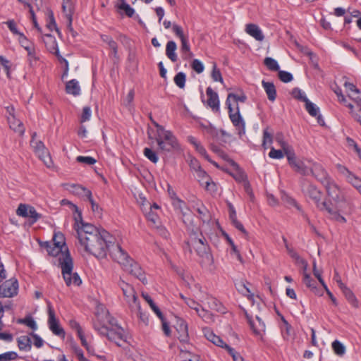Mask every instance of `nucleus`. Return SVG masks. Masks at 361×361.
I'll return each instance as SVG.
<instances>
[{"label":"nucleus","instance_id":"obj_1","mask_svg":"<svg viewBox=\"0 0 361 361\" xmlns=\"http://www.w3.org/2000/svg\"><path fill=\"white\" fill-rule=\"evenodd\" d=\"M74 228L81 246L85 251L97 258H104L108 252V247L115 240L114 238L105 229L85 223L80 212L75 216Z\"/></svg>","mask_w":361,"mask_h":361},{"label":"nucleus","instance_id":"obj_2","mask_svg":"<svg viewBox=\"0 0 361 361\" xmlns=\"http://www.w3.org/2000/svg\"><path fill=\"white\" fill-rule=\"evenodd\" d=\"M329 197L326 203V208L323 212L326 214L327 218L339 224H345V215H350L355 211V204L351 197L346 195L343 189L341 188L334 180L324 186Z\"/></svg>","mask_w":361,"mask_h":361},{"label":"nucleus","instance_id":"obj_3","mask_svg":"<svg viewBox=\"0 0 361 361\" xmlns=\"http://www.w3.org/2000/svg\"><path fill=\"white\" fill-rule=\"evenodd\" d=\"M107 322L112 326L109 328L105 324L102 323L100 319L94 322L93 324L94 329L102 336H105L106 338L114 342L118 346H122L126 343V336L124 330L118 326L114 327V323L109 314L106 315Z\"/></svg>","mask_w":361,"mask_h":361},{"label":"nucleus","instance_id":"obj_4","mask_svg":"<svg viewBox=\"0 0 361 361\" xmlns=\"http://www.w3.org/2000/svg\"><path fill=\"white\" fill-rule=\"evenodd\" d=\"M59 257V265L61 268V274L67 286H79L82 280L77 272H73V262L68 252L62 253Z\"/></svg>","mask_w":361,"mask_h":361},{"label":"nucleus","instance_id":"obj_5","mask_svg":"<svg viewBox=\"0 0 361 361\" xmlns=\"http://www.w3.org/2000/svg\"><path fill=\"white\" fill-rule=\"evenodd\" d=\"M157 128V137L156 138L159 149L162 151L170 152L179 147L178 141L171 131L154 122Z\"/></svg>","mask_w":361,"mask_h":361},{"label":"nucleus","instance_id":"obj_6","mask_svg":"<svg viewBox=\"0 0 361 361\" xmlns=\"http://www.w3.org/2000/svg\"><path fill=\"white\" fill-rule=\"evenodd\" d=\"M301 190L306 197L312 200L318 209L323 212V208H326V203L321 202L322 192L317 187L306 178L300 180Z\"/></svg>","mask_w":361,"mask_h":361},{"label":"nucleus","instance_id":"obj_7","mask_svg":"<svg viewBox=\"0 0 361 361\" xmlns=\"http://www.w3.org/2000/svg\"><path fill=\"white\" fill-rule=\"evenodd\" d=\"M168 193L172 200V204L174 208L178 209L182 214L183 223L186 225L191 224L193 221V216L190 209L186 207L185 203L178 197L176 193L170 185H168Z\"/></svg>","mask_w":361,"mask_h":361},{"label":"nucleus","instance_id":"obj_8","mask_svg":"<svg viewBox=\"0 0 361 361\" xmlns=\"http://www.w3.org/2000/svg\"><path fill=\"white\" fill-rule=\"evenodd\" d=\"M117 284L122 290L125 300L129 307L140 309V302L134 288L130 284L125 282L121 278L119 279Z\"/></svg>","mask_w":361,"mask_h":361},{"label":"nucleus","instance_id":"obj_9","mask_svg":"<svg viewBox=\"0 0 361 361\" xmlns=\"http://www.w3.org/2000/svg\"><path fill=\"white\" fill-rule=\"evenodd\" d=\"M108 252L111 258L117 262L121 266L122 269L131 262L132 259L128 253L125 252L119 245L115 244L114 240H113V243H111V246H109Z\"/></svg>","mask_w":361,"mask_h":361},{"label":"nucleus","instance_id":"obj_10","mask_svg":"<svg viewBox=\"0 0 361 361\" xmlns=\"http://www.w3.org/2000/svg\"><path fill=\"white\" fill-rule=\"evenodd\" d=\"M308 163L311 164L309 169L310 174L314 176L324 186L332 180L331 178L321 164L314 162L312 160H308Z\"/></svg>","mask_w":361,"mask_h":361},{"label":"nucleus","instance_id":"obj_11","mask_svg":"<svg viewBox=\"0 0 361 361\" xmlns=\"http://www.w3.org/2000/svg\"><path fill=\"white\" fill-rule=\"evenodd\" d=\"M229 118L238 130V135L241 137L245 133V123L240 114L239 106L237 104L235 109L228 106Z\"/></svg>","mask_w":361,"mask_h":361},{"label":"nucleus","instance_id":"obj_12","mask_svg":"<svg viewBox=\"0 0 361 361\" xmlns=\"http://www.w3.org/2000/svg\"><path fill=\"white\" fill-rule=\"evenodd\" d=\"M18 282L15 278L4 280L0 283V297L12 298L18 294Z\"/></svg>","mask_w":361,"mask_h":361},{"label":"nucleus","instance_id":"obj_13","mask_svg":"<svg viewBox=\"0 0 361 361\" xmlns=\"http://www.w3.org/2000/svg\"><path fill=\"white\" fill-rule=\"evenodd\" d=\"M190 242L200 257L205 258L207 260L211 259L212 255L209 252V248L207 245V241L204 236L201 235L200 238L191 237Z\"/></svg>","mask_w":361,"mask_h":361},{"label":"nucleus","instance_id":"obj_14","mask_svg":"<svg viewBox=\"0 0 361 361\" xmlns=\"http://www.w3.org/2000/svg\"><path fill=\"white\" fill-rule=\"evenodd\" d=\"M16 214L19 216L29 218L31 224L37 222L42 217V215L37 213L32 206L25 204H19Z\"/></svg>","mask_w":361,"mask_h":361},{"label":"nucleus","instance_id":"obj_15","mask_svg":"<svg viewBox=\"0 0 361 361\" xmlns=\"http://www.w3.org/2000/svg\"><path fill=\"white\" fill-rule=\"evenodd\" d=\"M286 158L288 164L295 172L302 176L310 175V167L307 166L302 161L297 158L295 152H288V157Z\"/></svg>","mask_w":361,"mask_h":361},{"label":"nucleus","instance_id":"obj_16","mask_svg":"<svg viewBox=\"0 0 361 361\" xmlns=\"http://www.w3.org/2000/svg\"><path fill=\"white\" fill-rule=\"evenodd\" d=\"M31 146L34 148L35 153L43 161L47 167H50L52 164L51 157L47 151L44 143L41 141L31 140Z\"/></svg>","mask_w":361,"mask_h":361},{"label":"nucleus","instance_id":"obj_17","mask_svg":"<svg viewBox=\"0 0 361 361\" xmlns=\"http://www.w3.org/2000/svg\"><path fill=\"white\" fill-rule=\"evenodd\" d=\"M48 324L50 330L56 336L65 337V331L63 328L59 326V321L56 318L54 310L51 305L48 307Z\"/></svg>","mask_w":361,"mask_h":361},{"label":"nucleus","instance_id":"obj_18","mask_svg":"<svg viewBox=\"0 0 361 361\" xmlns=\"http://www.w3.org/2000/svg\"><path fill=\"white\" fill-rule=\"evenodd\" d=\"M338 171L346 179L347 182L351 184L361 195V178L350 172L346 167L338 165Z\"/></svg>","mask_w":361,"mask_h":361},{"label":"nucleus","instance_id":"obj_19","mask_svg":"<svg viewBox=\"0 0 361 361\" xmlns=\"http://www.w3.org/2000/svg\"><path fill=\"white\" fill-rule=\"evenodd\" d=\"M71 186L72 188L74 189V190H73L74 192H75L78 194H81L82 192H83L84 195L87 198L90 203L91 204V207H92V210L93 211V212L97 213L98 214H102V209L99 207V204H97L94 202V200H93L92 195V192L90 190H88L80 185L73 184Z\"/></svg>","mask_w":361,"mask_h":361},{"label":"nucleus","instance_id":"obj_20","mask_svg":"<svg viewBox=\"0 0 361 361\" xmlns=\"http://www.w3.org/2000/svg\"><path fill=\"white\" fill-rule=\"evenodd\" d=\"M125 271L134 276L143 283H147V279L145 272L142 271L140 266L132 259L131 262H129L123 269Z\"/></svg>","mask_w":361,"mask_h":361},{"label":"nucleus","instance_id":"obj_21","mask_svg":"<svg viewBox=\"0 0 361 361\" xmlns=\"http://www.w3.org/2000/svg\"><path fill=\"white\" fill-rule=\"evenodd\" d=\"M206 94L208 97L207 105L214 112L219 111V99L218 94L214 92L211 87H208L206 90Z\"/></svg>","mask_w":361,"mask_h":361},{"label":"nucleus","instance_id":"obj_22","mask_svg":"<svg viewBox=\"0 0 361 361\" xmlns=\"http://www.w3.org/2000/svg\"><path fill=\"white\" fill-rule=\"evenodd\" d=\"M245 31L247 34L252 37L255 39L262 42L264 39V35L259 27L254 23H248L245 25Z\"/></svg>","mask_w":361,"mask_h":361},{"label":"nucleus","instance_id":"obj_23","mask_svg":"<svg viewBox=\"0 0 361 361\" xmlns=\"http://www.w3.org/2000/svg\"><path fill=\"white\" fill-rule=\"evenodd\" d=\"M245 316H246L247 322L250 326V328L252 329L253 333L255 334L260 335L262 332L265 331V328H266L265 324L259 317L256 316V320L257 322V324H256L252 319L250 315H248L247 313H245Z\"/></svg>","mask_w":361,"mask_h":361},{"label":"nucleus","instance_id":"obj_24","mask_svg":"<svg viewBox=\"0 0 361 361\" xmlns=\"http://www.w3.org/2000/svg\"><path fill=\"white\" fill-rule=\"evenodd\" d=\"M304 271V276L302 281L305 284V286L310 288L311 290L317 295L322 296L323 295V291L319 288L317 287V283L315 280L311 278V276Z\"/></svg>","mask_w":361,"mask_h":361},{"label":"nucleus","instance_id":"obj_25","mask_svg":"<svg viewBox=\"0 0 361 361\" xmlns=\"http://www.w3.org/2000/svg\"><path fill=\"white\" fill-rule=\"evenodd\" d=\"M229 164L233 169V171L230 174L238 182L245 181L247 176L245 172L240 168L239 165L233 159H229Z\"/></svg>","mask_w":361,"mask_h":361},{"label":"nucleus","instance_id":"obj_26","mask_svg":"<svg viewBox=\"0 0 361 361\" xmlns=\"http://www.w3.org/2000/svg\"><path fill=\"white\" fill-rule=\"evenodd\" d=\"M249 283L243 279L236 280L235 281V287L237 290L242 295L247 296L248 299L253 298V294L251 293L250 288L247 287Z\"/></svg>","mask_w":361,"mask_h":361},{"label":"nucleus","instance_id":"obj_27","mask_svg":"<svg viewBox=\"0 0 361 361\" xmlns=\"http://www.w3.org/2000/svg\"><path fill=\"white\" fill-rule=\"evenodd\" d=\"M44 42L47 50L54 54H58L59 48L56 38L50 34H47L44 37Z\"/></svg>","mask_w":361,"mask_h":361},{"label":"nucleus","instance_id":"obj_28","mask_svg":"<svg viewBox=\"0 0 361 361\" xmlns=\"http://www.w3.org/2000/svg\"><path fill=\"white\" fill-rule=\"evenodd\" d=\"M8 121L10 128L15 132L18 133L20 135H23L25 133V128L23 122L17 119L15 115L12 114V117H8Z\"/></svg>","mask_w":361,"mask_h":361},{"label":"nucleus","instance_id":"obj_29","mask_svg":"<svg viewBox=\"0 0 361 361\" xmlns=\"http://www.w3.org/2000/svg\"><path fill=\"white\" fill-rule=\"evenodd\" d=\"M204 335L206 338L219 347H223L224 342V341L218 336L215 335L212 331L209 329H203Z\"/></svg>","mask_w":361,"mask_h":361},{"label":"nucleus","instance_id":"obj_30","mask_svg":"<svg viewBox=\"0 0 361 361\" xmlns=\"http://www.w3.org/2000/svg\"><path fill=\"white\" fill-rule=\"evenodd\" d=\"M262 85L267 94L269 100L274 102L276 98V90L274 83L263 80Z\"/></svg>","mask_w":361,"mask_h":361},{"label":"nucleus","instance_id":"obj_31","mask_svg":"<svg viewBox=\"0 0 361 361\" xmlns=\"http://www.w3.org/2000/svg\"><path fill=\"white\" fill-rule=\"evenodd\" d=\"M177 46L175 42L169 41L166 46V55L172 61L176 62L178 60V56L176 53Z\"/></svg>","mask_w":361,"mask_h":361},{"label":"nucleus","instance_id":"obj_32","mask_svg":"<svg viewBox=\"0 0 361 361\" xmlns=\"http://www.w3.org/2000/svg\"><path fill=\"white\" fill-rule=\"evenodd\" d=\"M176 329L179 334V339L183 342L186 341L188 337L187 323L184 320L180 319L178 322Z\"/></svg>","mask_w":361,"mask_h":361},{"label":"nucleus","instance_id":"obj_33","mask_svg":"<svg viewBox=\"0 0 361 361\" xmlns=\"http://www.w3.org/2000/svg\"><path fill=\"white\" fill-rule=\"evenodd\" d=\"M172 29H173V32H174V34L180 39V42H181L180 47L190 46L189 42H188V37H186L184 35L183 28L180 25H178L177 24H173Z\"/></svg>","mask_w":361,"mask_h":361},{"label":"nucleus","instance_id":"obj_34","mask_svg":"<svg viewBox=\"0 0 361 361\" xmlns=\"http://www.w3.org/2000/svg\"><path fill=\"white\" fill-rule=\"evenodd\" d=\"M344 87L346 89L348 97L352 99L355 100V97H359L361 96V92L357 89L355 85L348 81H345L343 83Z\"/></svg>","mask_w":361,"mask_h":361},{"label":"nucleus","instance_id":"obj_35","mask_svg":"<svg viewBox=\"0 0 361 361\" xmlns=\"http://www.w3.org/2000/svg\"><path fill=\"white\" fill-rule=\"evenodd\" d=\"M66 91L68 94L78 96L80 93V87L75 79L68 81L66 85Z\"/></svg>","mask_w":361,"mask_h":361},{"label":"nucleus","instance_id":"obj_36","mask_svg":"<svg viewBox=\"0 0 361 361\" xmlns=\"http://www.w3.org/2000/svg\"><path fill=\"white\" fill-rule=\"evenodd\" d=\"M207 303L209 307L213 310H215L220 313H225L226 309L222 305V303L218 300L216 298L213 297H209L207 299Z\"/></svg>","mask_w":361,"mask_h":361},{"label":"nucleus","instance_id":"obj_37","mask_svg":"<svg viewBox=\"0 0 361 361\" xmlns=\"http://www.w3.org/2000/svg\"><path fill=\"white\" fill-rule=\"evenodd\" d=\"M246 99L247 97L245 94L237 95L234 93H229L226 98V104L227 106L232 107V102L237 105L238 102H245Z\"/></svg>","mask_w":361,"mask_h":361},{"label":"nucleus","instance_id":"obj_38","mask_svg":"<svg viewBox=\"0 0 361 361\" xmlns=\"http://www.w3.org/2000/svg\"><path fill=\"white\" fill-rule=\"evenodd\" d=\"M276 140L279 144L280 147L284 152V154L286 157H288V152H295L293 148L290 145H289L286 141L283 140V135L281 133L276 135Z\"/></svg>","mask_w":361,"mask_h":361},{"label":"nucleus","instance_id":"obj_39","mask_svg":"<svg viewBox=\"0 0 361 361\" xmlns=\"http://www.w3.org/2000/svg\"><path fill=\"white\" fill-rule=\"evenodd\" d=\"M18 346L20 350H30L31 348V339L27 336H23L18 338Z\"/></svg>","mask_w":361,"mask_h":361},{"label":"nucleus","instance_id":"obj_40","mask_svg":"<svg viewBox=\"0 0 361 361\" xmlns=\"http://www.w3.org/2000/svg\"><path fill=\"white\" fill-rule=\"evenodd\" d=\"M142 296L145 299V300L149 304L151 309L154 311V312L157 315L159 318L162 317V312L158 307V306L154 303L152 298L147 293H142Z\"/></svg>","mask_w":361,"mask_h":361},{"label":"nucleus","instance_id":"obj_41","mask_svg":"<svg viewBox=\"0 0 361 361\" xmlns=\"http://www.w3.org/2000/svg\"><path fill=\"white\" fill-rule=\"evenodd\" d=\"M341 290L349 303H350L353 307H357L358 302L354 293L347 286Z\"/></svg>","mask_w":361,"mask_h":361},{"label":"nucleus","instance_id":"obj_42","mask_svg":"<svg viewBox=\"0 0 361 361\" xmlns=\"http://www.w3.org/2000/svg\"><path fill=\"white\" fill-rule=\"evenodd\" d=\"M332 349L338 356H343L345 353V347L339 341L336 340L331 344Z\"/></svg>","mask_w":361,"mask_h":361},{"label":"nucleus","instance_id":"obj_43","mask_svg":"<svg viewBox=\"0 0 361 361\" xmlns=\"http://www.w3.org/2000/svg\"><path fill=\"white\" fill-rule=\"evenodd\" d=\"M305 109L312 116L316 117L319 113V109L314 103L311 102L309 99L306 101Z\"/></svg>","mask_w":361,"mask_h":361},{"label":"nucleus","instance_id":"obj_44","mask_svg":"<svg viewBox=\"0 0 361 361\" xmlns=\"http://www.w3.org/2000/svg\"><path fill=\"white\" fill-rule=\"evenodd\" d=\"M264 64L270 71H278L279 70V66L277 61L271 57H266L264 60Z\"/></svg>","mask_w":361,"mask_h":361},{"label":"nucleus","instance_id":"obj_45","mask_svg":"<svg viewBox=\"0 0 361 361\" xmlns=\"http://www.w3.org/2000/svg\"><path fill=\"white\" fill-rule=\"evenodd\" d=\"M144 155L152 163L157 164L159 161V157L156 152L150 148L145 147L143 150Z\"/></svg>","mask_w":361,"mask_h":361},{"label":"nucleus","instance_id":"obj_46","mask_svg":"<svg viewBox=\"0 0 361 361\" xmlns=\"http://www.w3.org/2000/svg\"><path fill=\"white\" fill-rule=\"evenodd\" d=\"M186 75L183 72L178 73L174 77V82L179 88H184L185 85Z\"/></svg>","mask_w":361,"mask_h":361},{"label":"nucleus","instance_id":"obj_47","mask_svg":"<svg viewBox=\"0 0 361 361\" xmlns=\"http://www.w3.org/2000/svg\"><path fill=\"white\" fill-rule=\"evenodd\" d=\"M291 94L295 99L299 101L306 102V101L308 100L305 92L298 87L293 88L292 90Z\"/></svg>","mask_w":361,"mask_h":361},{"label":"nucleus","instance_id":"obj_48","mask_svg":"<svg viewBox=\"0 0 361 361\" xmlns=\"http://www.w3.org/2000/svg\"><path fill=\"white\" fill-rule=\"evenodd\" d=\"M121 4L118 5V8L123 10L128 17H132L135 13V10L128 4L125 0H120Z\"/></svg>","mask_w":361,"mask_h":361},{"label":"nucleus","instance_id":"obj_49","mask_svg":"<svg viewBox=\"0 0 361 361\" xmlns=\"http://www.w3.org/2000/svg\"><path fill=\"white\" fill-rule=\"evenodd\" d=\"M281 200L286 204L294 206L299 212L303 213L301 207L296 202V201L290 197L288 195L283 193L281 196Z\"/></svg>","mask_w":361,"mask_h":361},{"label":"nucleus","instance_id":"obj_50","mask_svg":"<svg viewBox=\"0 0 361 361\" xmlns=\"http://www.w3.org/2000/svg\"><path fill=\"white\" fill-rule=\"evenodd\" d=\"M54 245H56L63 250V247L65 245V238L61 233H55L53 238Z\"/></svg>","mask_w":361,"mask_h":361},{"label":"nucleus","instance_id":"obj_51","mask_svg":"<svg viewBox=\"0 0 361 361\" xmlns=\"http://www.w3.org/2000/svg\"><path fill=\"white\" fill-rule=\"evenodd\" d=\"M62 8L64 14H73L74 6L72 0H63Z\"/></svg>","mask_w":361,"mask_h":361},{"label":"nucleus","instance_id":"obj_52","mask_svg":"<svg viewBox=\"0 0 361 361\" xmlns=\"http://www.w3.org/2000/svg\"><path fill=\"white\" fill-rule=\"evenodd\" d=\"M289 255L294 259L296 260L298 263L301 264L303 266L304 271L307 270V262L301 258L300 255L294 250H289Z\"/></svg>","mask_w":361,"mask_h":361},{"label":"nucleus","instance_id":"obj_53","mask_svg":"<svg viewBox=\"0 0 361 361\" xmlns=\"http://www.w3.org/2000/svg\"><path fill=\"white\" fill-rule=\"evenodd\" d=\"M18 323L25 324L32 330H36L37 328L35 321L31 317H27L24 319H20L18 320Z\"/></svg>","mask_w":361,"mask_h":361},{"label":"nucleus","instance_id":"obj_54","mask_svg":"<svg viewBox=\"0 0 361 361\" xmlns=\"http://www.w3.org/2000/svg\"><path fill=\"white\" fill-rule=\"evenodd\" d=\"M212 78L214 81L215 82H220L223 83V78L221 75V73L220 72V70L217 68L216 64L214 63L213 64V68L212 71Z\"/></svg>","mask_w":361,"mask_h":361},{"label":"nucleus","instance_id":"obj_55","mask_svg":"<svg viewBox=\"0 0 361 361\" xmlns=\"http://www.w3.org/2000/svg\"><path fill=\"white\" fill-rule=\"evenodd\" d=\"M278 71L279 78L282 82H289L293 80V77L290 73L280 70H279Z\"/></svg>","mask_w":361,"mask_h":361},{"label":"nucleus","instance_id":"obj_56","mask_svg":"<svg viewBox=\"0 0 361 361\" xmlns=\"http://www.w3.org/2000/svg\"><path fill=\"white\" fill-rule=\"evenodd\" d=\"M200 183L203 185L204 181L209 180L210 176L202 168L195 171Z\"/></svg>","mask_w":361,"mask_h":361},{"label":"nucleus","instance_id":"obj_57","mask_svg":"<svg viewBox=\"0 0 361 361\" xmlns=\"http://www.w3.org/2000/svg\"><path fill=\"white\" fill-rule=\"evenodd\" d=\"M197 314L206 322H210L214 320L213 314L204 309L200 310L199 308V312H197Z\"/></svg>","mask_w":361,"mask_h":361},{"label":"nucleus","instance_id":"obj_58","mask_svg":"<svg viewBox=\"0 0 361 361\" xmlns=\"http://www.w3.org/2000/svg\"><path fill=\"white\" fill-rule=\"evenodd\" d=\"M47 250L49 255L54 257L57 256L59 253L62 252L63 250L61 248L54 245V243L50 245L48 243H47Z\"/></svg>","mask_w":361,"mask_h":361},{"label":"nucleus","instance_id":"obj_59","mask_svg":"<svg viewBox=\"0 0 361 361\" xmlns=\"http://www.w3.org/2000/svg\"><path fill=\"white\" fill-rule=\"evenodd\" d=\"M180 297L188 307L195 310L197 312H199V308L200 305L197 302H195L193 299L184 297L182 294H180Z\"/></svg>","mask_w":361,"mask_h":361},{"label":"nucleus","instance_id":"obj_60","mask_svg":"<svg viewBox=\"0 0 361 361\" xmlns=\"http://www.w3.org/2000/svg\"><path fill=\"white\" fill-rule=\"evenodd\" d=\"M92 111L90 106H84L82 109V115L80 117V122L84 123L90 119Z\"/></svg>","mask_w":361,"mask_h":361},{"label":"nucleus","instance_id":"obj_61","mask_svg":"<svg viewBox=\"0 0 361 361\" xmlns=\"http://www.w3.org/2000/svg\"><path fill=\"white\" fill-rule=\"evenodd\" d=\"M78 162L82 163L87 165H93L96 163V159L92 157L78 156L76 158Z\"/></svg>","mask_w":361,"mask_h":361},{"label":"nucleus","instance_id":"obj_62","mask_svg":"<svg viewBox=\"0 0 361 361\" xmlns=\"http://www.w3.org/2000/svg\"><path fill=\"white\" fill-rule=\"evenodd\" d=\"M285 154L283 149H276L272 147L269 153V157L272 159H282L284 157Z\"/></svg>","mask_w":361,"mask_h":361},{"label":"nucleus","instance_id":"obj_63","mask_svg":"<svg viewBox=\"0 0 361 361\" xmlns=\"http://www.w3.org/2000/svg\"><path fill=\"white\" fill-rule=\"evenodd\" d=\"M180 52L182 58L184 60H189L193 56V54L190 50V47H180Z\"/></svg>","mask_w":361,"mask_h":361},{"label":"nucleus","instance_id":"obj_64","mask_svg":"<svg viewBox=\"0 0 361 361\" xmlns=\"http://www.w3.org/2000/svg\"><path fill=\"white\" fill-rule=\"evenodd\" d=\"M18 357L16 353L11 351L0 355V361H9L15 360Z\"/></svg>","mask_w":361,"mask_h":361}]
</instances>
